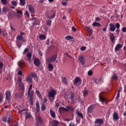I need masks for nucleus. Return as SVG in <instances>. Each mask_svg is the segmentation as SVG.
<instances>
[{
  "instance_id": "obj_1",
  "label": "nucleus",
  "mask_w": 126,
  "mask_h": 126,
  "mask_svg": "<svg viewBox=\"0 0 126 126\" xmlns=\"http://www.w3.org/2000/svg\"><path fill=\"white\" fill-rule=\"evenodd\" d=\"M18 84H19V89L23 91L25 89L24 83L22 82V77L20 76L18 77Z\"/></svg>"
},
{
  "instance_id": "obj_2",
  "label": "nucleus",
  "mask_w": 126,
  "mask_h": 126,
  "mask_svg": "<svg viewBox=\"0 0 126 126\" xmlns=\"http://www.w3.org/2000/svg\"><path fill=\"white\" fill-rule=\"evenodd\" d=\"M36 123L35 125L36 126H40L42 125V123H43V119L42 117L38 115L35 118Z\"/></svg>"
},
{
  "instance_id": "obj_3",
  "label": "nucleus",
  "mask_w": 126,
  "mask_h": 126,
  "mask_svg": "<svg viewBox=\"0 0 126 126\" xmlns=\"http://www.w3.org/2000/svg\"><path fill=\"white\" fill-rule=\"evenodd\" d=\"M5 100L8 102L11 100V92L9 90L6 91L5 92Z\"/></svg>"
},
{
  "instance_id": "obj_4",
  "label": "nucleus",
  "mask_w": 126,
  "mask_h": 126,
  "mask_svg": "<svg viewBox=\"0 0 126 126\" xmlns=\"http://www.w3.org/2000/svg\"><path fill=\"white\" fill-rule=\"evenodd\" d=\"M57 58H58V55H54L52 57L47 58L46 60V61L47 62V63H53L55 61H56Z\"/></svg>"
},
{
  "instance_id": "obj_5",
  "label": "nucleus",
  "mask_w": 126,
  "mask_h": 126,
  "mask_svg": "<svg viewBox=\"0 0 126 126\" xmlns=\"http://www.w3.org/2000/svg\"><path fill=\"white\" fill-rule=\"evenodd\" d=\"M28 96L30 98V103L31 104V105H32V106H33V97H34V91H31V94L28 95Z\"/></svg>"
},
{
  "instance_id": "obj_6",
  "label": "nucleus",
  "mask_w": 126,
  "mask_h": 126,
  "mask_svg": "<svg viewBox=\"0 0 126 126\" xmlns=\"http://www.w3.org/2000/svg\"><path fill=\"white\" fill-rule=\"evenodd\" d=\"M23 96H24V92H22L21 93H17L15 94V98H16V99H21Z\"/></svg>"
},
{
  "instance_id": "obj_7",
  "label": "nucleus",
  "mask_w": 126,
  "mask_h": 126,
  "mask_svg": "<svg viewBox=\"0 0 126 126\" xmlns=\"http://www.w3.org/2000/svg\"><path fill=\"white\" fill-rule=\"evenodd\" d=\"M18 65L20 67L21 69L24 68L25 67V62L23 60H20L18 63Z\"/></svg>"
},
{
  "instance_id": "obj_8",
  "label": "nucleus",
  "mask_w": 126,
  "mask_h": 126,
  "mask_svg": "<svg viewBox=\"0 0 126 126\" xmlns=\"http://www.w3.org/2000/svg\"><path fill=\"white\" fill-rule=\"evenodd\" d=\"M95 125H99L98 126H101L104 124V121L102 119H97L94 122Z\"/></svg>"
},
{
  "instance_id": "obj_9",
  "label": "nucleus",
  "mask_w": 126,
  "mask_h": 126,
  "mask_svg": "<svg viewBox=\"0 0 126 126\" xmlns=\"http://www.w3.org/2000/svg\"><path fill=\"white\" fill-rule=\"evenodd\" d=\"M94 109H95V105H94V104L91 105L88 108V109H87L88 113H90V114H91V113H92V112H93V110H94Z\"/></svg>"
},
{
  "instance_id": "obj_10",
  "label": "nucleus",
  "mask_w": 126,
  "mask_h": 126,
  "mask_svg": "<svg viewBox=\"0 0 126 126\" xmlns=\"http://www.w3.org/2000/svg\"><path fill=\"white\" fill-rule=\"evenodd\" d=\"M57 93L56 91L54 90H51L48 94V95L49 97H51V98L55 97V96H56V94Z\"/></svg>"
},
{
  "instance_id": "obj_11",
  "label": "nucleus",
  "mask_w": 126,
  "mask_h": 126,
  "mask_svg": "<svg viewBox=\"0 0 126 126\" xmlns=\"http://www.w3.org/2000/svg\"><path fill=\"white\" fill-rule=\"evenodd\" d=\"M33 63L37 67L40 66V60L38 58H35L34 60Z\"/></svg>"
},
{
  "instance_id": "obj_12",
  "label": "nucleus",
  "mask_w": 126,
  "mask_h": 126,
  "mask_svg": "<svg viewBox=\"0 0 126 126\" xmlns=\"http://www.w3.org/2000/svg\"><path fill=\"white\" fill-rule=\"evenodd\" d=\"M28 8L31 13H35V9H34V7H33V6H32V5L29 4L28 5Z\"/></svg>"
},
{
  "instance_id": "obj_13",
  "label": "nucleus",
  "mask_w": 126,
  "mask_h": 126,
  "mask_svg": "<svg viewBox=\"0 0 126 126\" xmlns=\"http://www.w3.org/2000/svg\"><path fill=\"white\" fill-rule=\"evenodd\" d=\"M32 21H33L32 23V25L33 26H36L38 25V19L36 17L32 18Z\"/></svg>"
},
{
  "instance_id": "obj_14",
  "label": "nucleus",
  "mask_w": 126,
  "mask_h": 126,
  "mask_svg": "<svg viewBox=\"0 0 126 126\" xmlns=\"http://www.w3.org/2000/svg\"><path fill=\"white\" fill-rule=\"evenodd\" d=\"M109 29L110 31H112V32H114L116 30V27L114 25H113V23H110L109 24Z\"/></svg>"
},
{
  "instance_id": "obj_15",
  "label": "nucleus",
  "mask_w": 126,
  "mask_h": 126,
  "mask_svg": "<svg viewBox=\"0 0 126 126\" xmlns=\"http://www.w3.org/2000/svg\"><path fill=\"white\" fill-rule=\"evenodd\" d=\"M122 48H123V45H122V44H118L115 48V52H118V51H120V50H121Z\"/></svg>"
},
{
  "instance_id": "obj_16",
  "label": "nucleus",
  "mask_w": 126,
  "mask_h": 126,
  "mask_svg": "<svg viewBox=\"0 0 126 126\" xmlns=\"http://www.w3.org/2000/svg\"><path fill=\"white\" fill-rule=\"evenodd\" d=\"M64 111V112H68V110L66 108L63 107H60L59 109V112L62 114V113H63V111Z\"/></svg>"
},
{
  "instance_id": "obj_17",
  "label": "nucleus",
  "mask_w": 126,
  "mask_h": 126,
  "mask_svg": "<svg viewBox=\"0 0 126 126\" xmlns=\"http://www.w3.org/2000/svg\"><path fill=\"white\" fill-rule=\"evenodd\" d=\"M110 39L112 43H114L115 42V40L116 39V36L114 35V33H111L109 34Z\"/></svg>"
},
{
  "instance_id": "obj_18",
  "label": "nucleus",
  "mask_w": 126,
  "mask_h": 126,
  "mask_svg": "<svg viewBox=\"0 0 126 126\" xmlns=\"http://www.w3.org/2000/svg\"><path fill=\"white\" fill-rule=\"evenodd\" d=\"M79 60L81 64L83 65L85 63V59L82 56L79 57Z\"/></svg>"
},
{
  "instance_id": "obj_19",
  "label": "nucleus",
  "mask_w": 126,
  "mask_h": 126,
  "mask_svg": "<svg viewBox=\"0 0 126 126\" xmlns=\"http://www.w3.org/2000/svg\"><path fill=\"white\" fill-rule=\"evenodd\" d=\"M26 80L28 83H32L33 82V80H32V78L30 76H28V77L26 78Z\"/></svg>"
},
{
  "instance_id": "obj_20",
  "label": "nucleus",
  "mask_w": 126,
  "mask_h": 126,
  "mask_svg": "<svg viewBox=\"0 0 126 126\" xmlns=\"http://www.w3.org/2000/svg\"><path fill=\"white\" fill-rule=\"evenodd\" d=\"M60 122L56 120H53L52 122V126H59Z\"/></svg>"
},
{
  "instance_id": "obj_21",
  "label": "nucleus",
  "mask_w": 126,
  "mask_h": 126,
  "mask_svg": "<svg viewBox=\"0 0 126 126\" xmlns=\"http://www.w3.org/2000/svg\"><path fill=\"white\" fill-rule=\"evenodd\" d=\"M48 67L49 71H53L54 69V66L53 65V64L50 63H48Z\"/></svg>"
},
{
  "instance_id": "obj_22",
  "label": "nucleus",
  "mask_w": 126,
  "mask_h": 126,
  "mask_svg": "<svg viewBox=\"0 0 126 126\" xmlns=\"http://www.w3.org/2000/svg\"><path fill=\"white\" fill-rule=\"evenodd\" d=\"M50 115L51 117H53V119L56 118V112H55V111H54L52 109L50 110Z\"/></svg>"
},
{
  "instance_id": "obj_23",
  "label": "nucleus",
  "mask_w": 126,
  "mask_h": 126,
  "mask_svg": "<svg viewBox=\"0 0 126 126\" xmlns=\"http://www.w3.org/2000/svg\"><path fill=\"white\" fill-rule=\"evenodd\" d=\"M78 82H81V79H80L79 77H77L74 80V84L76 85Z\"/></svg>"
},
{
  "instance_id": "obj_24",
  "label": "nucleus",
  "mask_w": 126,
  "mask_h": 126,
  "mask_svg": "<svg viewBox=\"0 0 126 126\" xmlns=\"http://www.w3.org/2000/svg\"><path fill=\"white\" fill-rule=\"evenodd\" d=\"M27 111H28V109H25L18 111V113L20 114V115H23L25 114V113H26V112L27 113Z\"/></svg>"
},
{
  "instance_id": "obj_25",
  "label": "nucleus",
  "mask_w": 126,
  "mask_h": 126,
  "mask_svg": "<svg viewBox=\"0 0 126 126\" xmlns=\"http://www.w3.org/2000/svg\"><path fill=\"white\" fill-rule=\"evenodd\" d=\"M92 25L94 27H95V26L96 27H101V26L100 23H97L96 22H94V23H93Z\"/></svg>"
},
{
  "instance_id": "obj_26",
  "label": "nucleus",
  "mask_w": 126,
  "mask_h": 126,
  "mask_svg": "<svg viewBox=\"0 0 126 126\" xmlns=\"http://www.w3.org/2000/svg\"><path fill=\"white\" fill-rule=\"evenodd\" d=\"M113 119L114 120H119V115L116 112L113 113Z\"/></svg>"
},
{
  "instance_id": "obj_27",
  "label": "nucleus",
  "mask_w": 126,
  "mask_h": 126,
  "mask_svg": "<svg viewBox=\"0 0 126 126\" xmlns=\"http://www.w3.org/2000/svg\"><path fill=\"white\" fill-rule=\"evenodd\" d=\"M32 86H33V84H31L30 85V88L28 92V95H31V90H32Z\"/></svg>"
},
{
  "instance_id": "obj_28",
  "label": "nucleus",
  "mask_w": 126,
  "mask_h": 126,
  "mask_svg": "<svg viewBox=\"0 0 126 126\" xmlns=\"http://www.w3.org/2000/svg\"><path fill=\"white\" fill-rule=\"evenodd\" d=\"M36 112H39L40 111V103H39V102H36Z\"/></svg>"
},
{
  "instance_id": "obj_29",
  "label": "nucleus",
  "mask_w": 126,
  "mask_h": 126,
  "mask_svg": "<svg viewBox=\"0 0 126 126\" xmlns=\"http://www.w3.org/2000/svg\"><path fill=\"white\" fill-rule=\"evenodd\" d=\"M26 3V0H20V5L22 6H24V5H25Z\"/></svg>"
},
{
  "instance_id": "obj_30",
  "label": "nucleus",
  "mask_w": 126,
  "mask_h": 126,
  "mask_svg": "<svg viewBox=\"0 0 126 126\" xmlns=\"http://www.w3.org/2000/svg\"><path fill=\"white\" fill-rule=\"evenodd\" d=\"M31 76H32V77H33V78L36 79V80H38V77L37 76L36 73L32 72L31 73Z\"/></svg>"
},
{
  "instance_id": "obj_31",
  "label": "nucleus",
  "mask_w": 126,
  "mask_h": 126,
  "mask_svg": "<svg viewBox=\"0 0 126 126\" xmlns=\"http://www.w3.org/2000/svg\"><path fill=\"white\" fill-rule=\"evenodd\" d=\"M7 11H8V8L6 7H3L2 9V12L5 14Z\"/></svg>"
},
{
  "instance_id": "obj_32",
  "label": "nucleus",
  "mask_w": 126,
  "mask_h": 126,
  "mask_svg": "<svg viewBox=\"0 0 126 126\" xmlns=\"http://www.w3.org/2000/svg\"><path fill=\"white\" fill-rule=\"evenodd\" d=\"M8 17L10 20H11L12 18H13V13L12 12H9L8 13Z\"/></svg>"
},
{
  "instance_id": "obj_33",
  "label": "nucleus",
  "mask_w": 126,
  "mask_h": 126,
  "mask_svg": "<svg viewBox=\"0 0 126 126\" xmlns=\"http://www.w3.org/2000/svg\"><path fill=\"white\" fill-rule=\"evenodd\" d=\"M25 114H26L25 119L26 120H27V119H30L31 118V114H29V113H27V112H26Z\"/></svg>"
},
{
  "instance_id": "obj_34",
  "label": "nucleus",
  "mask_w": 126,
  "mask_h": 126,
  "mask_svg": "<svg viewBox=\"0 0 126 126\" xmlns=\"http://www.w3.org/2000/svg\"><path fill=\"white\" fill-rule=\"evenodd\" d=\"M35 93L36 94H37L38 97H39V98H42V95H41V93L39 91V90H36L35 91Z\"/></svg>"
},
{
  "instance_id": "obj_35",
  "label": "nucleus",
  "mask_w": 126,
  "mask_h": 126,
  "mask_svg": "<svg viewBox=\"0 0 126 126\" xmlns=\"http://www.w3.org/2000/svg\"><path fill=\"white\" fill-rule=\"evenodd\" d=\"M46 38V36L44 34H41L39 35V39L40 40H45Z\"/></svg>"
},
{
  "instance_id": "obj_36",
  "label": "nucleus",
  "mask_w": 126,
  "mask_h": 126,
  "mask_svg": "<svg viewBox=\"0 0 126 126\" xmlns=\"http://www.w3.org/2000/svg\"><path fill=\"white\" fill-rule=\"evenodd\" d=\"M83 94L84 97H86L87 95H88V90H85L83 92Z\"/></svg>"
},
{
  "instance_id": "obj_37",
  "label": "nucleus",
  "mask_w": 126,
  "mask_h": 126,
  "mask_svg": "<svg viewBox=\"0 0 126 126\" xmlns=\"http://www.w3.org/2000/svg\"><path fill=\"white\" fill-rule=\"evenodd\" d=\"M27 57H28V60H31V58H32V54L30 52L28 53Z\"/></svg>"
},
{
  "instance_id": "obj_38",
  "label": "nucleus",
  "mask_w": 126,
  "mask_h": 126,
  "mask_svg": "<svg viewBox=\"0 0 126 126\" xmlns=\"http://www.w3.org/2000/svg\"><path fill=\"white\" fill-rule=\"evenodd\" d=\"M16 39L17 40H19V41H22V40H23V36L21 35H18Z\"/></svg>"
},
{
  "instance_id": "obj_39",
  "label": "nucleus",
  "mask_w": 126,
  "mask_h": 126,
  "mask_svg": "<svg viewBox=\"0 0 126 126\" xmlns=\"http://www.w3.org/2000/svg\"><path fill=\"white\" fill-rule=\"evenodd\" d=\"M16 44L18 48H21V46H22V44H21V43H20V41L19 40L16 41Z\"/></svg>"
},
{
  "instance_id": "obj_40",
  "label": "nucleus",
  "mask_w": 126,
  "mask_h": 126,
  "mask_svg": "<svg viewBox=\"0 0 126 126\" xmlns=\"http://www.w3.org/2000/svg\"><path fill=\"white\" fill-rule=\"evenodd\" d=\"M86 29L91 34H92L93 33V31H92V29L91 28H89V27H86Z\"/></svg>"
},
{
  "instance_id": "obj_41",
  "label": "nucleus",
  "mask_w": 126,
  "mask_h": 126,
  "mask_svg": "<svg viewBox=\"0 0 126 126\" xmlns=\"http://www.w3.org/2000/svg\"><path fill=\"white\" fill-rule=\"evenodd\" d=\"M76 114L78 116V117H80L82 119H83V114L80 113L78 112V111H76Z\"/></svg>"
},
{
  "instance_id": "obj_42",
  "label": "nucleus",
  "mask_w": 126,
  "mask_h": 126,
  "mask_svg": "<svg viewBox=\"0 0 126 126\" xmlns=\"http://www.w3.org/2000/svg\"><path fill=\"white\" fill-rule=\"evenodd\" d=\"M94 82L95 84H99L100 83V80L98 79H94Z\"/></svg>"
},
{
  "instance_id": "obj_43",
  "label": "nucleus",
  "mask_w": 126,
  "mask_h": 126,
  "mask_svg": "<svg viewBox=\"0 0 126 126\" xmlns=\"http://www.w3.org/2000/svg\"><path fill=\"white\" fill-rule=\"evenodd\" d=\"M2 4L3 5H5V4H7V0H0Z\"/></svg>"
},
{
  "instance_id": "obj_44",
  "label": "nucleus",
  "mask_w": 126,
  "mask_h": 126,
  "mask_svg": "<svg viewBox=\"0 0 126 126\" xmlns=\"http://www.w3.org/2000/svg\"><path fill=\"white\" fill-rule=\"evenodd\" d=\"M46 24L48 26H51V25L52 24V21L48 20L46 22Z\"/></svg>"
},
{
  "instance_id": "obj_45",
  "label": "nucleus",
  "mask_w": 126,
  "mask_h": 126,
  "mask_svg": "<svg viewBox=\"0 0 126 126\" xmlns=\"http://www.w3.org/2000/svg\"><path fill=\"white\" fill-rule=\"evenodd\" d=\"M66 40H71L73 39V37L70 35H67L65 36Z\"/></svg>"
},
{
  "instance_id": "obj_46",
  "label": "nucleus",
  "mask_w": 126,
  "mask_h": 126,
  "mask_svg": "<svg viewBox=\"0 0 126 126\" xmlns=\"http://www.w3.org/2000/svg\"><path fill=\"white\" fill-rule=\"evenodd\" d=\"M66 109L68 110H70L71 111H73L74 110V108L72 107H70V106L68 105L66 107Z\"/></svg>"
},
{
  "instance_id": "obj_47",
  "label": "nucleus",
  "mask_w": 126,
  "mask_h": 126,
  "mask_svg": "<svg viewBox=\"0 0 126 126\" xmlns=\"http://www.w3.org/2000/svg\"><path fill=\"white\" fill-rule=\"evenodd\" d=\"M11 4H12V5H14V6H17V3L15 0L12 1L11 2Z\"/></svg>"
},
{
  "instance_id": "obj_48",
  "label": "nucleus",
  "mask_w": 126,
  "mask_h": 126,
  "mask_svg": "<svg viewBox=\"0 0 126 126\" xmlns=\"http://www.w3.org/2000/svg\"><path fill=\"white\" fill-rule=\"evenodd\" d=\"M45 109H46V106H45V104H44V103H42L41 110V111H45Z\"/></svg>"
},
{
  "instance_id": "obj_49",
  "label": "nucleus",
  "mask_w": 126,
  "mask_h": 126,
  "mask_svg": "<svg viewBox=\"0 0 126 126\" xmlns=\"http://www.w3.org/2000/svg\"><path fill=\"white\" fill-rule=\"evenodd\" d=\"M62 82H63V83H64V84H67V82H66V78L65 77L63 78Z\"/></svg>"
},
{
  "instance_id": "obj_50",
  "label": "nucleus",
  "mask_w": 126,
  "mask_h": 126,
  "mask_svg": "<svg viewBox=\"0 0 126 126\" xmlns=\"http://www.w3.org/2000/svg\"><path fill=\"white\" fill-rule=\"evenodd\" d=\"M88 74L89 76H92V74H93V71H92L91 70H89L88 72Z\"/></svg>"
},
{
  "instance_id": "obj_51",
  "label": "nucleus",
  "mask_w": 126,
  "mask_h": 126,
  "mask_svg": "<svg viewBox=\"0 0 126 126\" xmlns=\"http://www.w3.org/2000/svg\"><path fill=\"white\" fill-rule=\"evenodd\" d=\"M120 27H121V25H120V23H117L115 24V28H117V29H120Z\"/></svg>"
},
{
  "instance_id": "obj_52",
  "label": "nucleus",
  "mask_w": 126,
  "mask_h": 126,
  "mask_svg": "<svg viewBox=\"0 0 126 126\" xmlns=\"http://www.w3.org/2000/svg\"><path fill=\"white\" fill-rule=\"evenodd\" d=\"M99 98L100 102H106V99L103 97L99 96Z\"/></svg>"
},
{
  "instance_id": "obj_53",
  "label": "nucleus",
  "mask_w": 126,
  "mask_h": 126,
  "mask_svg": "<svg viewBox=\"0 0 126 126\" xmlns=\"http://www.w3.org/2000/svg\"><path fill=\"white\" fill-rule=\"evenodd\" d=\"M112 79H114V80H118V76L116 75H113L112 76Z\"/></svg>"
},
{
  "instance_id": "obj_54",
  "label": "nucleus",
  "mask_w": 126,
  "mask_h": 126,
  "mask_svg": "<svg viewBox=\"0 0 126 126\" xmlns=\"http://www.w3.org/2000/svg\"><path fill=\"white\" fill-rule=\"evenodd\" d=\"M2 99H3V95L2 93H0V103L2 101Z\"/></svg>"
},
{
  "instance_id": "obj_55",
  "label": "nucleus",
  "mask_w": 126,
  "mask_h": 126,
  "mask_svg": "<svg viewBox=\"0 0 126 126\" xmlns=\"http://www.w3.org/2000/svg\"><path fill=\"white\" fill-rule=\"evenodd\" d=\"M56 17V14L54 13L53 14L51 17H48V18H49L50 19H52V18H55Z\"/></svg>"
},
{
  "instance_id": "obj_56",
  "label": "nucleus",
  "mask_w": 126,
  "mask_h": 126,
  "mask_svg": "<svg viewBox=\"0 0 126 126\" xmlns=\"http://www.w3.org/2000/svg\"><path fill=\"white\" fill-rule=\"evenodd\" d=\"M70 99H73L74 98V94H73V93L71 92L70 93Z\"/></svg>"
},
{
  "instance_id": "obj_57",
  "label": "nucleus",
  "mask_w": 126,
  "mask_h": 126,
  "mask_svg": "<svg viewBox=\"0 0 126 126\" xmlns=\"http://www.w3.org/2000/svg\"><path fill=\"white\" fill-rule=\"evenodd\" d=\"M25 15L27 16V17L28 18L30 17V14H29V12H28V11H26L25 13Z\"/></svg>"
},
{
  "instance_id": "obj_58",
  "label": "nucleus",
  "mask_w": 126,
  "mask_h": 126,
  "mask_svg": "<svg viewBox=\"0 0 126 126\" xmlns=\"http://www.w3.org/2000/svg\"><path fill=\"white\" fill-rule=\"evenodd\" d=\"M17 13L18 14H20L21 15H22V14H23V12H22V10H18L17 11Z\"/></svg>"
},
{
  "instance_id": "obj_59",
  "label": "nucleus",
  "mask_w": 126,
  "mask_h": 126,
  "mask_svg": "<svg viewBox=\"0 0 126 126\" xmlns=\"http://www.w3.org/2000/svg\"><path fill=\"white\" fill-rule=\"evenodd\" d=\"M2 121L4 123H7V118L6 117H3L2 118Z\"/></svg>"
},
{
  "instance_id": "obj_60",
  "label": "nucleus",
  "mask_w": 126,
  "mask_h": 126,
  "mask_svg": "<svg viewBox=\"0 0 126 126\" xmlns=\"http://www.w3.org/2000/svg\"><path fill=\"white\" fill-rule=\"evenodd\" d=\"M28 52H29V49H28V48H26L24 49V54H26L27 53H28Z\"/></svg>"
},
{
  "instance_id": "obj_61",
  "label": "nucleus",
  "mask_w": 126,
  "mask_h": 126,
  "mask_svg": "<svg viewBox=\"0 0 126 126\" xmlns=\"http://www.w3.org/2000/svg\"><path fill=\"white\" fill-rule=\"evenodd\" d=\"M80 50L81 51H85V50H86V47L82 46V47H81Z\"/></svg>"
},
{
  "instance_id": "obj_62",
  "label": "nucleus",
  "mask_w": 126,
  "mask_h": 126,
  "mask_svg": "<svg viewBox=\"0 0 126 126\" xmlns=\"http://www.w3.org/2000/svg\"><path fill=\"white\" fill-rule=\"evenodd\" d=\"M122 32H123V33H126V27H123L122 28Z\"/></svg>"
},
{
  "instance_id": "obj_63",
  "label": "nucleus",
  "mask_w": 126,
  "mask_h": 126,
  "mask_svg": "<svg viewBox=\"0 0 126 126\" xmlns=\"http://www.w3.org/2000/svg\"><path fill=\"white\" fill-rule=\"evenodd\" d=\"M3 66V63L2 62H0V69L2 68V67Z\"/></svg>"
},
{
  "instance_id": "obj_64",
  "label": "nucleus",
  "mask_w": 126,
  "mask_h": 126,
  "mask_svg": "<svg viewBox=\"0 0 126 126\" xmlns=\"http://www.w3.org/2000/svg\"><path fill=\"white\" fill-rule=\"evenodd\" d=\"M18 74L19 75H22V71L21 70H19L18 72Z\"/></svg>"
}]
</instances>
